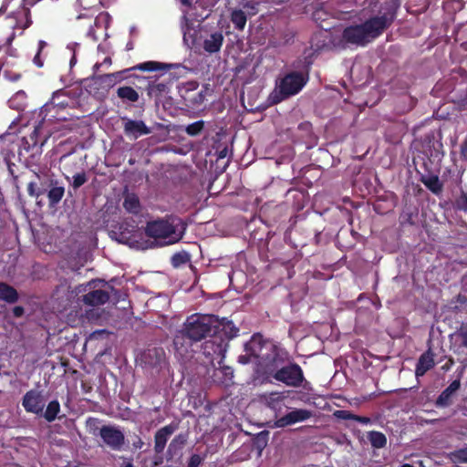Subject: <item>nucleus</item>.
<instances>
[{
    "label": "nucleus",
    "mask_w": 467,
    "mask_h": 467,
    "mask_svg": "<svg viewBox=\"0 0 467 467\" xmlns=\"http://www.w3.org/2000/svg\"><path fill=\"white\" fill-rule=\"evenodd\" d=\"M337 419H339V420H354V418H355V414L352 413L351 411L349 410H336L333 414Z\"/></svg>",
    "instance_id": "a18cd8bd"
},
{
    "label": "nucleus",
    "mask_w": 467,
    "mask_h": 467,
    "mask_svg": "<svg viewBox=\"0 0 467 467\" xmlns=\"http://www.w3.org/2000/svg\"><path fill=\"white\" fill-rule=\"evenodd\" d=\"M119 243L126 244L129 242V238H127L123 234H121L120 237L118 239Z\"/></svg>",
    "instance_id": "680f3d73"
},
{
    "label": "nucleus",
    "mask_w": 467,
    "mask_h": 467,
    "mask_svg": "<svg viewBox=\"0 0 467 467\" xmlns=\"http://www.w3.org/2000/svg\"><path fill=\"white\" fill-rule=\"evenodd\" d=\"M175 431V427L172 425H167L160 429L154 437L155 446L154 450L157 453L162 452L164 450L167 441L170 436Z\"/></svg>",
    "instance_id": "393cba45"
},
{
    "label": "nucleus",
    "mask_w": 467,
    "mask_h": 467,
    "mask_svg": "<svg viewBox=\"0 0 467 467\" xmlns=\"http://www.w3.org/2000/svg\"><path fill=\"white\" fill-rule=\"evenodd\" d=\"M417 172L420 176H424L425 174L431 175L436 173L437 171H433V162L430 158L422 159L420 167L417 168Z\"/></svg>",
    "instance_id": "4c0bfd02"
},
{
    "label": "nucleus",
    "mask_w": 467,
    "mask_h": 467,
    "mask_svg": "<svg viewBox=\"0 0 467 467\" xmlns=\"http://www.w3.org/2000/svg\"><path fill=\"white\" fill-rule=\"evenodd\" d=\"M142 445H143V442H142V441L140 439L138 441V442L134 443V446L136 448H141Z\"/></svg>",
    "instance_id": "e2e57ef3"
},
{
    "label": "nucleus",
    "mask_w": 467,
    "mask_h": 467,
    "mask_svg": "<svg viewBox=\"0 0 467 467\" xmlns=\"http://www.w3.org/2000/svg\"><path fill=\"white\" fill-rule=\"evenodd\" d=\"M292 390H282V391H271L267 394L265 393V405L274 411L275 417L278 419V416L283 413V410L287 408L286 400Z\"/></svg>",
    "instance_id": "2eb2a0df"
},
{
    "label": "nucleus",
    "mask_w": 467,
    "mask_h": 467,
    "mask_svg": "<svg viewBox=\"0 0 467 467\" xmlns=\"http://www.w3.org/2000/svg\"><path fill=\"white\" fill-rule=\"evenodd\" d=\"M79 49V44L77 42H71L67 44L66 50L70 54L69 66L72 67L77 63V53Z\"/></svg>",
    "instance_id": "ea45409f"
},
{
    "label": "nucleus",
    "mask_w": 467,
    "mask_h": 467,
    "mask_svg": "<svg viewBox=\"0 0 467 467\" xmlns=\"http://www.w3.org/2000/svg\"><path fill=\"white\" fill-rule=\"evenodd\" d=\"M118 96L127 101L136 102L139 99L138 92L131 87H120L117 90Z\"/></svg>",
    "instance_id": "72a5a7b5"
},
{
    "label": "nucleus",
    "mask_w": 467,
    "mask_h": 467,
    "mask_svg": "<svg viewBox=\"0 0 467 467\" xmlns=\"http://www.w3.org/2000/svg\"><path fill=\"white\" fill-rule=\"evenodd\" d=\"M99 5H106L103 0H77L76 3V10L78 12L80 11V9L86 10L87 13L82 14L79 13V15L77 16V19H92L94 12L93 10L99 6Z\"/></svg>",
    "instance_id": "5701e85b"
},
{
    "label": "nucleus",
    "mask_w": 467,
    "mask_h": 467,
    "mask_svg": "<svg viewBox=\"0 0 467 467\" xmlns=\"http://www.w3.org/2000/svg\"><path fill=\"white\" fill-rule=\"evenodd\" d=\"M123 467H134V465L131 462H127L123 465Z\"/></svg>",
    "instance_id": "69168bd1"
},
{
    "label": "nucleus",
    "mask_w": 467,
    "mask_h": 467,
    "mask_svg": "<svg viewBox=\"0 0 467 467\" xmlns=\"http://www.w3.org/2000/svg\"><path fill=\"white\" fill-rule=\"evenodd\" d=\"M204 123L202 120L189 124L185 130L191 136L198 135L203 129Z\"/></svg>",
    "instance_id": "79ce46f5"
},
{
    "label": "nucleus",
    "mask_w": 467,
    "mask_h": 467,
    "mask_svg": "<svg viewBox=\"0 0 467 467\" xmlns=\"http://www.w3.org/2000/svg\"><path fill=\"white\" fill-rule=\"evenodd\" d=\"M452 205L455 211L467 213V198L462 192H461V194L455 199Z\"/></svg>",
    "instance_id": "a19ab883"
},
{
    "label": "nucleus",
    "mask_w": 467,
    "mask_h": 467,
    "mask_svg": "<svg viewBox=\"0 0 467 467\" xmlns=\"http://www.w3.org/2000/svg\"><path fill=\"white\" fill-rule=\"evenodd\" d=\"M354 420L357 422H359L361 424H368L371 422L370 418L366 417V416H359V415H356V414H355Z\"/></svg>",
    "instance_id": "603ef678"
},
{
    "label": "nucleus",
    "mask_w": 467,
    "mask_h": 467,
    "mask_svg": "<svg viewBox=\"0 0 467 467\" xmlns=\"http://www.w3.org/2000/svg\"><path fill=\"white\" fill-rule=\"evenodd\" d=\"M14 316L20 317L24 314V308L22 306H16L13 309Z\"/></svg>",
    "instance_id": "13d9d810"
},
{
    "label": "nucleus",
    "mask_w": 467,
    "mask_h": 467,
    "mask_svg": "<svg viewBox=\"0 0 467 467\" xmlns=\"http://www.w3.org/2000/svg\"><path fill=\"white\" fill-rule=\"evenodd\" d=\"M263 336L254 335L251 339L244 344V354L240 355L238 361L242 364H253L256 374L262 370V354Z\"/></svg>",
    "instance_id": "9b49d317"
},
{
    "label": "nucleus",
    "mask_w": 467,
    "mask_h": 467,
    "mask_svg": "<svg viewBox=\"0 0 467 467\" xmlns=\"http://www.w3.org/2000/svg\"><path fill=\"white\" fill-rule=\"evenodd\" d=\"M18 299L16 290L5 283H0V300L13 304Z\"/></svg>",
    "instance_id": "c85d7f7f"
},
{
    "label": "nucleus",
    "mask_w": 467,
    "mask_h": 467,
    "mask_svg": "<svg viewBox=\"0 0 467 467\" xmlns=\"http://www.w3.org/2000/svg\"><path fill=\"white\" fill-rule=\"evenodd\" d=\"M400 5V0H385L380 4L376 16L359 25L346 27L342 34L343 39L349 44L366 46L392 25Z\"/></svg>",
    "instance_id": "f03ea898"
},
{
    "label": "nucleus",
    "mask_w": 467,
    "mask_h": 467,
    "mask_svg": "<svg viewBox=\"0 0 467 467\" xmlns=\"http://www.w3.org/2000/svg\"><path fill=\"white\" fill-rule=\"evenodd\" d=\"M9 107L16 110H23L26 105V94L25 91H17L9 100Z\"/></svg>",
    "instance_id": "2f4dec72"
},
{
    "label": "nucleus",
    "mask_w": 467,
    "mask_h": 467,
    "mask_svg": "<svg viewBox=\"0 0 467 467\" xmlns=\"http://www.w3.org/2000/svg\"><path fill=\"white\" fill-rule=\"evenodd\" d=\"M190 260V256L187 253H177L172 255L171 263L174 266H179L187 263Z\"/></svg>",
    "instance_id": "37998d69"
},
{
    "label": "nucleus",
    "mask_w": 467,
    "mask_h": 467,
    "mask_svg": "<svg viewBox=\"0 0 467 467\" xmlns=\"http://www.w3.org/2000/svg\"><path fill=\"white\" fill-rule=\"evenodd\" d=\"M16 0H3L2 5L0 6V15H4L8 12V9L12 6V4Z\"/></svg>",
    "instance_id": "09e8293b"
},
{
    "label": "nucleus",
    "mask_w": 467,
    "mask_h": 467,
    "mask_svg": "<svg viewBox=\"0 0 467 467\" xmlns=\"http://www.w3.org/2000/svg\"><path fill=\"white\" fill-rule=\"evenodd\" d=\"M123 120L124 133L130 139L136 140L151 132V130L142 120H134L128 118H123Z\"/></svg>",
    "instance_id": "6ab92c4d"
},
{
    "label": "nucleus",
    "mask_w": 467,
    "mask_h": 467,
    "mask_svg": "<svg viewBox=\"0 0 467 467\" xmlns=\"http://www.w3.org/2000/svg\"><path fill=\"white\" fill-rule=\"evenodd\" d=\"M450 307L455 312L467 310V295L458 294L450 301Z\"/></svg>",
    "instance_id": "f704fd0d"
},
{
    "label": "nucleus",
    "mask_w": 467,
    "mask_h": 467,
    "mask_svg": "<svg viewBox=\"0 0 467 467\" xmlns=\"http://www.w3.org/2000/svg\"><path fill=\"white\" fill-rule=\"evenodd\" d=\"M40 54L41 53H38L36 52V56L34 57L33 58V62L36 66H37L38 67H43V61L42 59L40 58Z\"/></svg>",
    "instance_id": "6e6d98bb"
},
{
    "label": "nucleus",
    "mask_w": 467,
    "mask_h": 467,
    "mask_svg": "<svg viewBox=\"0 0 467 467\" xmlns=\"http://www.w3.org/2000/svg\"><path fill=\"white\" fill-rule=\"evenodd\" d=\"M27 2L28 0H19L17 5H13L16 9L4 17L5 26L10 29L5 40L7 45H10L16 36V30H20L19 34L21 35L32 24L30 10L26 5Z\"/></svg>",
    "instance_id": "6e6552de"
},
{
    "label": "nucleus",
    "mask_w": 467,
    "mask_h": 467,
    "mask_svg": "<svg viewBox=\"0 0 467 467\" xmlns=\"http://www.w3.org/2000/svg\"><path fill=\"white\" fill-rule=\"evenodd\" d=\"M306 83V79L302 73L291 72L286 74L280 79L277 88L268 96V105L277 104L291 96L296 95L301 91Z\"/></svg>",
    "instance_id": "0eeeda50"
},
{
    "label": "nucleus",
    "mask_w": 467,
    "mask_h": 467,
    "mask_svg": "<svg viewBox=\"0 0 467 467\" xmlns=\"http://www.w3.org/2000/svg\"><path fill=\"white\" fill-rule=\"evenodd\" d=\"M111 65V58L110 57L107 56L104 57L102 62H97L94 67L93 70L94 72L99 71L101 67H109Z\"/></svg>",
    "instance_id": "49530a36"
},
{
    "label": "nucleus",
    "mask_w": 467,
    "mask_h": 467,
    "mask_svg": "<svg viewBox=\"0 0 467 467\" xmlns=\"http://www.w3.org/2000/svg\"><path fill=\"white\" fill-rule=\"evenodd\" d=\"M222 327L228 338L237 335L238 329L232 321L222 322L213 315L193 314L184 323L186 336L192 341H200L219 333Z\"/></svg>",
    "instance_id": "7ed1b4c3"
},
{
    "label": "nucleus",
    "mask_w": 467,
    "mask_h": 467,
    "mask_svg": "<svg viewBox=\"0 0 467 467\" xmlns=\"http://www.w3.org/2000/svg\"><path fill=\"white\" fill-rule=\"evenodd\" d=\"M451 349L463 366H467V322H463L449 336Z\"/></svg>",
    "instance_id": "ddd939ff"
},
{
    "label": "nucleus",
    "mask_w": 467,
    "mask_h": 467,
    "mask_svg": "<svg viewBox=\"0 0 467 467\" xmlns=\"http://www.w3.org/2000/svg\"><path fill=\"white\" fill-rule=\"evenodd\" d=\"M47 46V42L44 41V40H39L38 41V47H37V52L38 53H41L42 50Z\"/></svg>",
    "instance_id": "052dcab7"
},
{
    "label": "nucleus",
    "mask_w": 467,
    "mask_h": 467,
    "mask_svg": "<svg viewBox=\"0 0 467 467\" xmlns=\"http://www.w3.org/2000/svg\"><path fill=\"white\" fill-rule=\"evenodd\" d=\"M231 21L236 29L243 30L246 25L247 17L243 10L234 9L231 13Z\"/></svg>",
    "instance_id": "473e14b6"
},
{
    "label": "nucleus",
    "mask_w": 467,
    "mask_h": 467,
    "mask_svg": "<svg viewBox=\"0 0 467 467\" xmlns=\"http://www.w3.org/2000/svg\"><path fill=\"white\" fill-rule=\"evenodd\" d=\"M435 366L434 353L431 348L423 352L416 364L415 376L416 378L423 377L430 369Z\"/></svg>",
    "instance_id": "4be33fe9"
},
{
    "label": "nucleus",
    "mask_w": 467,
    "mask_h": 467,
    "mask_svg": "<svg viewBox=\"0 0 467 467\" xmlns=\"http://www.w3.org/2000/svg\"><path fill=\"white\" fill-rule=\"evenodd\" d=\"M5 78H7L11 81H16L19 79L20 75L19 74H9L7 71H5Z\"/></svg>",
    "instance_id": "4d7b16f0"
},
{
    "label": "nucleus",
    "mask_w": 467,
    "mask_h": 467,
    "mask_svg": "<svg viewBox=\"0 0 467 467\" xmlns=\"http://www.w3.org/2000/svg\"><path fill=\"white\" fill-rule=\"evenodd\" d=\"M460 153L462 159L467 161V140L462 143Z\"/></svg>",
    "instance_id": "5fc2aeb1"
},
{
    "label": "nucleus",
    "mask_w": 467,
    "mask_h": 467,
    "mask_svg": "<svg viewBox=\"0 0 467 467\" xmlns=\"http://www.w3.org/2000/svg\"><path fill=\"white\" fill-rule=\"evenodd\" d=\"M400 467H414V466L410 463H404Z\"/></svg>",
    "instance_id": "338daca9"
},
{
    "label": "nucleus",
    "mask_w": 467,
    "mask_h": 467,
    "mask_svg": "<svg viewBox=\"0 0 467 467\" xmlns=\"http://www.w3.org/2000/svg\"><path fill=\"white\" fill-rule=\"evenodd\" d=\"M123 207L132 214H139L141 211L140 199L135 193H127L124 196Z\"/></svg>",
    "instance_id": "cd10ccee"
},
{
    "label": "nucleus",
    "mask_w": 467,
    "mask_h": 467,
    "mask_svg": "<svg viewBox=\"0 0 467 467\" xmlns=\"http://www.w3.org/2000/svg\"><path fill=\"white\" fill-rule=\"evenodd\" d=\"M93 284V282H89L86 285H79L75 287V290L72 293H75L76 295H78L80 293L86 292L87 287L90 286Z\"/></svg>",
    "instance_id": "8fccbe9b"
},
{
    "label": "nucleus",
    "mask_w": 467,
    "mask_h": 467,
    "mask_svg": "<svg viewBox=\"0 0 467 467\" xmlns=\"http://www.w3.org/2000/svg\"><path fill=\"white\" fill-rule=\"evenodd\" d=\"M225 150L220 151L219 158H224L225 157Z\"/></svg>",
    "instance_id": "0e129e2a"
},
{
    "label": "nucleus",
    "mask_w": 467,
    "mask_h": 467,
    "mask_svg": "<svg viewBox=\"0 0 467 467\" xmlns=\"http://www.w3.org/2000/svg\"><path fill=\"white\" fill-rule=\"evenodd\" d=\"M449 458L455 464L467 463V444L462 448L451 451Z\"/></svg>",
    "instance_id": "c9c22d12"
},
{
    "label": "nucleus",
    "mask_w": 467,
    "mask_h": 467,
    "mask_svg": "<svg viewBox=\"0 0 467 467\" xmlns=\"http://www.w3.org/2000/svg\"><path fill=\"white\" fill-rule=\"evenodd\" d=\"M463 370L464 367L459 370L457 378L438 396L435 401L437 408H447L453 403V398L456 392L461 389V379Z\"/></svg>",
    "instance_id": "dca6fc26"
},
{
    "label": "nucleus",
    "mask_w": 467,
    "mask_h": 467,
    "mask_svg": "<svg viewBox=\"0 0 467 467\" xmlns=\"http://www.w3.org/2000/svg\"><path fill=\"white\" fill-rule=\"evenodd\" d=\"M187 224L179 217L169 216L147 223L145 233L148 236L160 240L161 244H172L184 235Z\"/></svg>",
    "instance_id": "20e7f679"
},
{
    "label": "nucleus",
    "mask_w": 467,
    "mask_h": 467,
    "mask_svg": "<svg viewBox=\"0 0 467 467\" xmlns=\"http://www.w3.org/2000/svg\"><path fill=\"white\" fill-rule=\"evenodd\" d=\"M265 382H267L282 366L292 358L288 351L279 344L265 339Z\"/></svg>",
    "instance_id": "1a4fd4ad"
},
{
    "label": "nucleus",
    "mask_w": 467,
    "mask_h": 467,
    "mask_svg": "<svg viewBox=\"0 0 467 467\" xmlns=\"http://www.w3.org/2000/svg\"><path fill=\"white\" fill-rule=\"evenodd\" d=\"M36 184L35 182H30L27 187V192H28L29 195L34 196V197L39 196V193L36 192Z\"/></svg>",
    "instance_id": "3c124183"
},
{
    "label": "nucleus",
    "mask_w": 467,
    "mask_h": 467,
    "mask_svg": "<svg viewBox=\"0 0 467 467\" xmlns=\"http://www.w3.org/2000/svg\"><path fill=\"white\" fill-rule=\"evenodd\" d=\"M214 0H180L182 5L186 6L182 10L183 16L181 23V28L183 35V42L192 47L200 41L201 47L208 54H215L221 50L224 41V35L222 29H202L199 34L201 20L207 17V15H201L194 17L193 10L198 6L204 7L211 5Z\"/></svg>",
    "instance_id": "f257e3e1"
},
{
    "label": "nucleus",
    "mask_w": 467,
    "mask_h": 467,
    "mask_svg": "<svg viewBox=\"0 0 467 467\" xmlns=\"http://www.w3.org/2000/svg\"><path fill=\"white\" fill-rule=\"evenodd\" d=\"M420 182L435 195H440L442 192L443 183L440 181L437 172L431 175L420 176Z\"/></svg>",
    "instance_id": "bb28decb"
},
{
    "label": "nucleus",
    "mask_w": 467,
    "mask_h": 467,
    "mask_svg": "<svg viewBox=\"0 0 467 467\" xmlns=\"http://www.w3.org/2000/svg\"><path fill=\"white\" fill-rule=\"evenodd\" d=\"M57 96V92H55L49 102H47L38 111L34 112L41 120L34 127V130L29 137L24 139V142L26 145L25 148L26 150L34 148L38 144L39 149H41L47 139L55 132L56 128L53 127L55 115L51 113L52 111L57 112V105L54 102Z\"/></svg>",
    "instance_id": "423d86ee"
},
{
    "label": "nucleus",
    "mask_w": 467,
    "mask_h": 467,
    "mask_svg": "<svg viewBox=\"0 0 467 467\" xmlns=\"http://www.w3.org/2000/svg\"><path fill=\"white\" fill-rule=\"evenodd\" d=\"M371 446L375 449H382L387 445V438L384 433L371 431L367 435Z\"/></svg>",
    "instance_id": "c756f323"
},
{
    "label": "nucleus",
    "mask_w": 467,
    "mask_h": 467,
    "mask_svg": "<svg viewBox=\"0 0 467 467\" xmlns=\"http://www.w3.org/2000/svg\"><path fill=\"white\" fill-rule=\"evenodd\" d=\"M267 383H282L290 388H299L301 386L306 388L308 381L305 378L302 368L291 359L286 365L282 366Z\"/></svg>",
    "instance_id": "9d476101"
},
{
    "label": "nucleus",
    "mask_w": 467,
    "mask_h": 467,
    "mask_svg": "<svg viewBox=\"0 0 467 467\" xmlns=\"http://www.w3.org/2000/svg\"><path fill=\"white\" fill-rule=\"evenodd\" d=\"M461 293L467 295V276L466 275L462 278V292Z\"/></svg>",
    "instance_id": "bf43d9fd"
},
{
    "label": "nucleus",
    "mask_w": 467,
    "mask_h": 467,
    "mask_svg": "<svg viewBox=\"0 0 467 467\" xmlns=\"http://www.w3.org/2000/svg\"><path fill=\"white\" fill-rule=\"evenodd\" d=\"M22 404L27 412L35 414L41 413L45 406L41 393L34 389L25 394Z\"/></svg>",
    "instance_id": "aec40b11"
},
{
    "label": "nucleus",
    "mask_w": 467,
    "mask_h": 467,
    "mask_svg": "<svg viewBox=\"0 0 467 467\" xmlns=\"http://www.w3.org/2000/svg\"><path fill=\"white\" fill-rule=\"evenodd\" d=\"M192 339L186 336L184 329L180 331L174 337V348L177 356L182 359H188L193 352Z\"/></svg>",
    "instance_id": "412c9836"
},
{
    "label": "nucleus",
    "mask_w": 467,
    "mask_h": 467,
    "mask_svg": "<svg viewBox=\"0 0 467 467\" xmlns=\"http://www.w3.org/2000/svg\"><path fill=\"white\" fill-rule=\"evenodd\" d=\"M453 364H454V359L451 357H450V358H448V359L445 362V364H443L441 366V368L443 371H449L451 368V367L453 366Z\"/></svg>",
    "instance_id": "864d4df0"
},
{
    "label": "nucleus",
    "mask_w": 467,
    "mask_h": 467,
    "mask_svg": "<svg viewBox=\"0 0 467 467\" xmlns=\"http://www.w3.org/2000/svg\"><path fill=\"white\" fill-rule=\"evenodd\" d=\"M213 379L216 384L229 387L233 384L234 369L228 366H222L214 370Z\"/></svg>",
    "instance_id": "b1692460"
},
{
    "label": "nucleus",
    "mask_w": 467,
    "mask_h": 467,
    "mask_svg": "<svg viewBox=\"0 0 467 467\" xmlns=\"http://www.w3.org/2000/svg\"><path fill=\"white\" fill-rule=\"evenodd\" d=\"M127 49L130 50V49H132V44L129 43L127 45Z\"/></svg>",
    "instance_id": "774afa93"
},
{
    "label": "nucleus",
    "mask_w": 467,
    "mask_h": 467,
    "mask_svg": "<svg viewBox=\"0 0 467 467\" xmlns=\"http://www.w3.org/2000/svg\"><path fill=\"white\" fill-rule=\"evenodd\" d=\"M99 434L103 443L113 451H120L125 443L124 432L118 426L104 425Z\"/></svg>",
    "instance_id": "4468645a"
},
{
    "label": "nucleus",
    "mask_w": 467,
    "mask_h": 467,
    "mask_svg": "<svg viewBox=\"0 0 467 467\" xmlns=\"http://www.w3.org/2000/svg\"><path fill=\"white\" fill-rule=\"evenodd\" d=\"M172 65L170 64H163L160 62L155 61H147L140 64H138L134 67L135 69L140 70V71H158V70H166L168 68H171Z\"/></svg>",
    "instance_id": "7c9ffc66"
},
{
    "label": "nucleus",
    "mask_w": 467,
    "mask_h": 467,
    "mask_svg": "<svg viewBox=\"0 0 467 467\" xmlns=\"http://www.w3.org/2000/svg\"><path fill=\"white\" fill-rule=\"evenodd\" d=\"M202 462V458L198 454H193L190 458L188 467H199Z\"/></svg>",
    "instance_id": "de8ad7c7"
},
{
    "label": "nucleus",
    "mask_w": 467,
    "mask_h": 467,
    "mask_svg": "<svg viewBox=\"0 0 467 467\" xmlns=\"http://www.w3.org/2000/svg\"><path fill=\"white\" fill-rule=\"evenodd\" d=\"M57 96V92H55L49 102H47L38 111L34 112L41 120L34 127V130L29 137L24 139V142L26 145L25 148L26 150L34 148L38 144L39 149H41L47 139L55 132L56 128L53 127L55 115L51 113L52 111L57 112V105L54 102Z\"/></svg>",
    "instance_id": "39448f33"
},
{
    "label": "nucleus",
    "mask_w": 467,
    "mask_h": 467,
    "mask_svg": "<svg viewBox=\"0 0 467 467\" xmlns=\"http://www.w3.org/2000/svg\"><path fill=\"white\" fill-rule=\"evenodd\" d=\"M72 187L74 189H78L87 182L88 178L85 172H78L72 177Z\"/></svg>",
    "instance_id": "c03bdc74"
},
{
    "label": "nucleus",
    "mask_w": 467,
    "mask_h": 467,
    "mask_svg": "<svg viewBox=\"0 0 467 467\" xmlns=\"http://www.w3.org/2000/svg\"><path fill=\"white\" fill-rule=\"evenodd\" d=\"M109 298V296L106 291L97 289L84 295L83 302L88 306H96L105 304Z\"/></svg>",
    "instance_id": "a878e982"
},
{
    "label": "nucleus",
    "mask_w": 467,
    "mask_h": 467,
    "mask_svg": "<svg viewBox=\"0 0 467 467\" xmlns=\"http://www.w3.org/2000/svg\"><path fill=\"white\" fill-rule=\"evenodd\" d=\"M211 338L205 340L202 344V354L210 359L213 366L217 362L219 365L224 358V354L227 348V342L222 337L219 333L210 337Z\"/></svg>",
    "instance_id": "f8f14e48"
},
{
    "label": "nucleus",
    "mask_w": 467,
    "mask_h": 467,
    "mask_svg": "<svg viewBox=\"0 0 467 467\" xmlns=\"http://www.w3.org/2000/svg\"><path fill=\"white\" fill-rule=\"evenodd\" d=\"M110 17L107 13H100L93 19V25H89L87 36L97 41L100 35L108 36L107 28L109 24Z\"/></svg>",
    "instance_id": "a211bd4d"
},
{
    "label": "nucleus",
    "mask_w": 467,
    "mask_h": 467,
    "mask_svg": "<svg viewBox=\"0 0 467 467\" xmlns=\"http://www.w3.org/2000/svg\"><path fill=\"white\" fill-rule=\"evenodd\" d=\"M313 416L311 410L306 409H295L284 416L275 420L274 427L285 428L297 422H303Z\"/></svg>",
    "instance_id": "f3484780"
},
{
    "label": "nucleus",
    "mask_w": 467,
    "mask_h": 467,
    "mask_svg": "<svg viewBox=\"0 0 467 467\" xmlns=\"http://www.w3.org/2000/svg\"><path fill=\"white\" fill-rule=\"evenodd\" d=\"M59 411H60L59 402L57 400H52L48 403V405L46 409V411L44 413V417L47 421L52 422L56 420Z\"/></svg>",
    "instance_id": "e433bc0d"
},
{
    "label": "nucleus",
    "mask_w": 467,
    "mask_h": 467,
    "mask_svg": "<svg viewBox=\"0 0 467 467\" xmlns=\"http://www.w3.org/2000/svg\"><path fill=\"white\" fill-rule=\"evenodd\" d=\"M65 189L63 186H54L48 192V199L51 204H56L61 201L64 196Z\"/></svg>",
    "instance_id": "58836bf2"
}]
</instances>
